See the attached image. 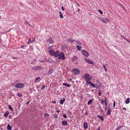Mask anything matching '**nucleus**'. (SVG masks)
<instances>
[{"label": "nucleus", "mask_w": 130, "mask_h": 130, "mask_svg": "<svg viewBox=\"0 0 130 130\" xmlns=\"http://www.w3.org/2000/svg\"><path fill=\"white\" fill-rule=\"evenodd\" d=\"M60 54V51H57L56 52H54L53 56L55 57H58L59 56V54Z\"/></svg>", "instance_id": "obj_8"}, {"label": "nucleus", "mask_w": 130, "mask_h": 130, "mask_svg": "<svg viewBox=\"0 0 130 130\" xmlns=\"http://www.w3.org/2000/svg\"><path fill=\"white\" fill-rule=\"evenodd\" d=\"M97 17V18H98V19H99V20H102V18H100L99 17H98V16Z\"/></svg>", "instance_id": "obj_50"}, {"label": "nucleus", "mask_w": 130, "mask_h": 130, "mask_svg": "<svg viewBox=\"0 0 130 130\" xmlns=\"http://www.w3.org/2000/svg\"><path fill=\"white\" fill-rule=\"evenodd\" d=\"M66 57L64 55L63 52L60 53L59 57H58V59L59 60L61 59L62 60H64L66 59Z\"/></svg>", "instance_id": "obj_1"}, {"label": "nucleus", "mask_w": 130, "mask_h": 130, "mask_svg": "<svg viewBox=\"0 0 130 130\" xmlns=\"http://www.w3.org/2000/svg\"><path fill=\"white\" fill-rule=\"evenodd\" d=\"M110 105H109L108 106V109H111L110 108Z\"/></svg>", "instance_id": "obj_57"}, {"label": "nucleus", "mask_w": 130, "mask_h": 130, "mask_svg": "<svg viewBox=\"0 0 130 130\" xmlns=\"http://www.w3.org/2000/svg\"><path fill=\"white\" fill-rule=\"evenodd\" d=\"M130 102V100L129 98H127L125 101V103L126 104H128Z\"/></svg>", "instance_id": "obj_20"}, {"label": "nucleus", "mask_w": 130, "mask_h": 130, "mask_svg": "<svg viewBox=\"0 0 130 130\" xmlns=\"http://www.w3.org/2000/svg\"><path fill=\"white\" fill-rule=\"evenodd\" d=\"M41 80V78L40 77H38L36 78L35 79V81L36 82H39Z\"/></svg>", "instance_id": "obj_18"}, {"label": "nucleus", "mask_w": 130, "mask_h": 130, "mask_svg": "<svg viewBox=\"0 0 130 130\" xmlns=\"http://www.w3.org/2000/svg\"><path fill=\"white\" fill-rule=\"evenodd\" d=\"M56 112H57L59 113L60 112V111L59 110H57L56 111Z\"/></svg>", "instance_id": "obj_64"}, {"label": "nucleus", "mask_w": 130, "mask_h": 130, "mask_svg": "<svg viewBox=\"0 0 130 130\" xmlns=\"http://www.w3.org/2000/svg\"><path fill=\"white\" fill-rule=\"evenodd\" d=\"M52 102L53 103H54V104H55L56 103V101H53Z\"/></svg>", "instance_id": "obj_55"}, {"label": "nucleus", "mask_w": 130, "mask_h": 130, "mask_svg": "<svg viewBox=\"0 0 130 130\" xmlns=\"http://www.w3.org/2000/svg\"><path fill=\"white\" fill-rule=\"evenodd\" d=\"M89 114L88 113V112L87 111H86V112L84 113V115H86L87 116Z\"/></svg>", "instance_id": "obj_47"}, {"label": "nucleus", "mask_w": 130, "mask_h": 130, "mask_svg": "<svg viewBox=\"0 0 130 130\" xmlns=\"http://www.w3.org/2000/svg\"><path fill=\"white\" fill-rule=\"evenodd\" d=\"M82 53L83 55L86 57H88L89 56L88 52L85 50H83L82 51Z\"/></svg>", "instance_id": "obj_5"}, {"label": "nucleus", "mask_w": 130, "mask_h": 130, "mask_svg": "<svg viewBox=\"0 0 130 130\" xmlns=\"http://www.w3.org/2000/svg\"><path fill=\"white\" fill-rule=\"evenodd\" d=\"M98 95L99 96H100L101 95V92L100 90H98Z\"/></svg>", "instance_id": "obj_36"}, {"label": "nucleus", "mask_w": 130, "mask_h": 130, "mask_svg": "<svg viewBox=\"0 0 130 130\" xmlns=\"http://www.w3.org/2000/svg\"><path fill=\"white\" fill-rule=\"evenodd\" d=\"M61 8L62 10L63 11H64L65 10L64 9V8L63 7V6H62L61 7Z\"/></svg>", "instance_id": "obj_54"}, {"label": "nucleus", "mask_w": 130, "mask_h": 130, "mask_svg": "<svg viewBox=\"0 0 130 130\" xmlns=\"http://www.w3.org/2000/svg\"><path fill=\"white\" fill-rule=\"evenodd\" d=\"M7 129L8 130H11V127L9 124L7 125Z\"/></svg>", "instance_id": "obj_28"}, {"label": "nucleus", "mask_w": 130, "mask_h": 130, "mask_svg": "<svg viewBox=\"0 0 130 130\" xmlns=\"http://www.w3.org/2000/svg\"><path fill=\"white\" fill-rule=\"evenodd\" d=\"M97 82H98L99 84H100V82H99V81L98 80H97Z\"/></svg>", "instance_id": "obj_61"}, {"label": "nucleus", "mask_w": 130, "mask_h": 130, "mask_svg": "<svg viewBox=\"0 0 130 130\" xmlns=\"http://www.w3.org/2000/svg\"><path fill=\"white\" fill-rule=\"evenodd\" d=\"M76 47L78 51H81L82 50V47L81 46H78V45L76 46Z\"/></svg>", "instance_id": "obj_25"}, {"label": "nucleus", "mask_w": 130, "mask_h": 130, "mask_svg": "<svg viewBox=\"0 0 130 130\" xmlns=\"http://www.w3.org/2000/svg\"><path fill=\"white\" fill-rule=\"evenodd\" d=\"M55 52V51L54 50L52 49L49 51V53L52 56H53Z\"/></svg>", "instance_id": "obj_14"}, {"label": "nucleus", "mask_w": 130, "mask_h": 130, "mask_svg": "<svg viewBox=\"0 0 130 130\" xmlns=\"http://www.w3.org/2000/svg\"><path fill=\"white\" fill-rule=\"evenodd\" d=\"M127 41L128 42H129V43H130V41L128 40H127Z\"/></svg>", "instance_id": "obj_63"}, {"label": "nucleus", "mask_w": 130, "mask_h": 130, "mask_svg": "<svg viewBox=\"0 0 130 130\" xmlns=\"http://www.w3.org/2000/svg\"><path fill=\"white\" fill-rule=\"evenodd\" d=\"M92 99H91L88 101V102L87 103V104L88 105H90L92 102Z\"/></svg>", "instance_id": "obj_32"}, {"label": "nucleus", "mask_w": 130, "mask_h": 130, "mask_svg": "<svg viewBox=\"0 0 130 130\" xmlns=\"http://www.w3.org/2000/svg\"><path fill=\"white\" fill-rule=\"evenodd\" d=\"M35 39L34 38H32L29 39L27 42L28 44H29L31 43L32 42L35 41Z\"/></svg>", "instance_id": "obj_11"}, {"label": "nucleus", "mask_w": 130, "mask_h": 130, "mask_svg": "<svg viewBox=\"0 0 130 130\" xmlns=\"http://www.w3.org/2000/svg\"><path fill=\"white\" fill-rule=\"evenodd\" d=\"M8 108L11 111H12L13 110V108L10 105H8Z\"/></svg>", "instance_id": "obj_29"}, {"label": "nucleus", "mask_w": 130, "mask_h": 130, "mask_svg": "<svg viewBox=\"0 0 130 130\" xmlns=\"http://www.w3.org/2000/svg\"><path fill=\"white\" fill-rule=\"evenodd\" d=\"M59 16L60 18L62 19L63 18V16L61 11H59Z\"/></svg>", "instance_id": "obj_22"}, {"label": "nucleus", "mask_w": 130, "mask_h": 130, "mask_svg": "<svg viewBox=\"0 0 130 130\" xmlns=\"http://www.w3.org/2000/svg\"><path fill=\"white\" fill-rule=\"evenodd\" d=\"M45 87V85H43L42 86V87L41 88V90H43L44 89V88Z\"/></svg>", "instance_id": "obj_40"}, {"label": "nucleus", "mask_w": 130, "mask_h": 130, "mask_svg": "<svg viewBox=\"0 0 130 130\" xmlns=\"http://www.w3.org/2000/svg\"><path fill=\"white\" fill-rule=\"evenodd\" d=\"M90 85L91 86L95 88V86L92 83V82L90 83Z\"/></svg>", "instance_id": "obj_33"}, {"label": "nucleus", "mask_w": 130, "mask_h": 130, "mask_svg": "<svg viewBox=\"0 0 130 130\" xmlns=\"http://www.w3.org/2000/svg\"><path fill=\"white\" fill-rule=\"evenodd\" d=\"M29 49L30 51H32L33 50L32 47L31 46H30Z\"/></svg>", "instance_id": "obj_42"}, {"label": "nucleus", "mask_w": 130, "mask_h": 130, "mask_svg": "<svg viewBox=\"0 0 130 130\" xmlns=\"http://www.w3.org/2000/svg\"><path fill=\"white\" fill-rule=\"evenodd\" d=\"M24 23L25 24L27 23L29 26H30V24L28 23L27 21H25Z\"/></svg>", "instance_id": "obj_48"}, {"label": "nucleus", "mask_w": 130, "mask_h": 130, "mask_svg": "<svg viewBox=\"0 0 130 130\" xmlns=\"http://www.w3.org/2000/svg\"><path fill=\"white\" fill-rule=\"evenodd\" d=\"M68 112L70 114L72 113V111L69 110L68 111Z\"/></svg>", "instance_id": "obj_51"}, {"label": "nucleus", "mask_w": 130, "mask_h": 130, "mask_svg": "<svg viewBox=\"0 0 130 130\" xmlns=\"http://www.w3.org/2000/svg\"><path fill=\"white\" fill-rule=\"evenodd\" d=\"M37 68L38 70H41L42 69H44L43 68L39 66H38L37 67Z\"/></svg>", "instance_id": "obj_26"}, {"label": "nucleus", "mask_w": 130, "mask_h": 130, "mask_svg": "<svg viewBox=\"0 0 130 130\" xmlns=\"http://www.w3.org/2000/svg\"><path fill=\"white\" fill-rule=\"evenodd\" d=\"M63 116L65 118H67V116L65 114H63Z\"/></svg>", "instance_id": "obj_45"}, {"label": "nucleus", "mask_w": 130, "mask_h": 130, "mask_svg": "<svg viewBox=\"0 0 130 130\" xmlns=\"http://www.w3.org/2000/svg\"><path fill=\"white\" fill-rule=\"evenodd\" d=\"M17 95L18 96H19L20 97H22L23 96L22 94L20 93H17Z\"/></svg>", "instance_id": "obj_35"}, {"label": "nucleus", "mask_w": 130, "mask_h": 130, "mask_svg": "<svg viewBox=\"0 0 130 130\" xmlns=\"http://www.w3.org/2000/svg\"><path fill=\"white\" fill-rule=\"evenodd\" d=\"M25 47V46H24V45H22V46H21V48H23L24 47Z\"/></svg>", "instance_id": "obj_58"}, {"label": "nucleus", "mask_w": 130, "mask_h": 130, "mask_svg": "<svg viewBox=\"0 0 130 130\" xmlns=\"http://www.w3.org/2000/svg\"><path fill=\"white\" fill-rule=\"evenodd\" d=\"M67 41L70 43H72L75 41V40H72L71 38L67 39Z\"/></svg>", "instance_id": "obj_17"}, {"label": "nucleus", "mask_w": 130, "mask_h": 130, "mask_svg": "<svg viewBox=\"0 0 130 130\" xmlns=\"http://www.w3.org/2000/svg\"><path fill=\"white\" fill-rule=\"evenodd\" d=\"M90 79H85L86 80V85L88 84L90 85V83L92 82Z\"/></svg>", "instance_id": "obj_15"}, {"label": "nucleus", "mask_w": 130, "mask_h": 130, "mask_svg": "<svg viewBox=\"0 0 130 130\" xmlns=\"http://www.w3.org/2000/svg\"><path fill=\"white\" fill-rule=\"evenodd\" d=\"M54 72V70L53 69H50L47 72V74L48 75H51V74L53 73Z\"/></svg>", "instance_id": "obj_13"}, {"label": "nucleus", "mask_w": 130, "mask_h": 130, "mask_svg": "<svg viewBox=\"0 0 130 130\" xmlns=\"http://www.w3.org/2000/svg\"><path fill=\"white\" fill-rule=\"evenodd\" d=\"M100 111L101 113H102L103 112V110L102 108L100 109Z\"/></svg>", "instance_id": "obj_53"}, {"label": "nucleus", "mask_w": 130, "mask_h": 130, "mask_svg": "<svg viewBox=\"0 0 130 130\" xmlns=\"http://www.w3.org/2000/svg\"><path fill=\"white\" fill-rule=\"evenodd\" d=\"M12 58L14 59H18V58L17 57H12Z\"/></svg>", "instance_id": "obj_56"}, {"label": "nucleus", "mask_w": 130, "mask_h": 130, "mask_svg": "<svg viewBox=\"0 0 130 130\" xmlns=\"http://www.w3.org/2000/svg\"><path fill=\"white\" fill-rule=\"evenodd\" d=\"M15 87L17 88H22L24 86V85L22 83H18L15 85Z\"/></svg>", "instance_id": "obj_3"}, {"label": "nucleus", "mask_w": 130, "mask_h": 130, "mask_svg": "<svg viewBox=\"0 0 130 130\" xmlns=\"http://www.w3.org/2000/svg\"><path fill=\"white\" fill-rule=\"evenodd\" d=\"M111 109H108L107 110V115H110L111 114Z\"/></svg>", "instance_id": "obj_23"}, {"label": "nucleus", "mask_w": 130, "mask_h": 130, "mask_svg": "<svg viewBox=\"0 0 130 130\" xmlns=\"http://www.w3.org/2000/svg\"><path fill=\"white\" fill-rule=\"evenodd\" d=\"M30 102V101H28L26 103V104L27 105H28Z\"/></svg>", "instance_id": "obj_52"}, {"label": "nucleus", "mask_w": 130, "mask_h": 130, "mask_svg": "<svg viewBox=\"0 0 130 130\" xmlns=\"http://www.w3.org/2000/svg\"><path fill=\"white\" fill-rule=\"evenodd\" d=\"M97 117L100 119H101V120L103 121L104 120V118L103 116H101L100 115H98L97 116Z\"/></svg>", "instance_id": "obj_21"}, {"label": "nucleus", "mask_w": 130, "mask_h": 130, "mask_svg": "<svg viewBox=\"0 0 130 130\" xmlns=\"http://www.w3.org/2000/svg\"><path fill=\"white\" fill-rule=\"evenodd\" d=\"M123 127V126H119L118 127V128L119 129L122 128Z\"/></svg>", "instance_id": "obj_49"}, {"label": "nucleus", "mask_w": 130, "mask_h": 130, "mask_svg": "<svg viewBox=\"0 0 130 130\" xmlns=\"http://www.w3.org/2000/svg\"><path fill=\"white\" fill-rule=\"evenodd\" d=\"M83 127L85 129H87L88 128V124L87 122H84L83 124Z\"/></svg>", "instance_id": "obj_10"}, {"label": "nucleus", "mask_w": 130, "mask_h": 130, "mask_svg": "<svg viewBox=\"0 0 130 130\" xmlns=\"http://www.w3.org/2000/svg\"><path fill=\"white\" fill-rule=\"evenodd\" d=\"M75 43H77V45H81V43L80 42V41H79L77 40L75 41Z\"/></svg>", "instance_id": "obj_30"}, {"label": "nucleus", "mask_w": 130, "mask_h": 130, "mask_svg": "<svg viewBox=\"0 0 130 130\" xmlns=\"http://www.w3.org/2000/svg\"><path fill=\"white\" fill-rule=\"evenodd\" d=\"M102 21L105 24L107 23L109 21L106 18H102Z\"/></svg>", "instance_id": "obj_9"}, {"label": "nucleus", "mask_w": 130, "mask_h": 130, "mask_svg": "<svg viewBox=\"0 0 130 130\" xmlns=\"http://www.w3.org/2000/svg\"><path fill=\"white\" fill-rule=\"evenodd\" d=\"M95 88L96 89L99 88V85L97 84H96L95 85Z\"/></svg>", "instance_id": "obj_44"}, {"label": "nucleus", "mask_w": 130, "mask_h": 130, "mask_svg": "<svg viewBox=\"0 0 130 130\" xmlns=\"http://www.w3.org/2000/svg\"><path fill=\"white\" fill-rule=\"evenodd\" d=\"M62 85L64 86H66L68 87H70V85L69 84L64 83H63L62 84Z\"/></svg>", "instance_id": "obj_27"}, {"label": "nucleus", "mask_w": 130, "mask_h": 130, "mask_svg": "<svg viewBox=\"0 0 130 130\" xmlns=\"http://www.w3.org/2000/svg\"><path fill=\"white\" fill-rule=\"evenodd\" d=\"M108 99L106 97L104 99V103L105 106H106L107 104Z\"/></svg>", "instance_id": "obj_24"}, {"label": "nucleus", "mask_w": 130, "mask_h": 130, "mask_svg": "<svg viewBox=\"0 0 130 130\" xmlns=\"http://www.w3.org/2000/svg\"><path fill=\"white\" fill-rule=\"evenodd\" d=\"M32 70H36V69H37V67H36V66L34 67L33 68H32Z\"/></svg>", "instance_id": "obj_37"}, {"label": "nucleus", "mask_w": 130, "mask_h": 130, "mask_svg": "<svg viewBox=\"0 0 130 130\" xmlns=\"http://www.w3.org/2000/svg\"><path fill=\"white\" fill-rule=\"evenodd\" d=\"M113 104V107H115V106L116 105V103H115V100L114 101Z\"/></svg>", "instance_id": "obj_46"}, {"label": "nucleus", "mask_w": 130, "mask_h": 130, "mask_svg": "<svg viewBox=\"0 0 130 130\" xmlns=\"http://www.w3.org/2000/svg\"><path fill=\"white\" fill-rule=\"evenodd\" d=\"M66 99L65 98H62L60 100L59 103L61 104L62 105L63 104L65 100Z\"/></svg>", "instance_id": "obj_12"}, {"label": "nucleus", "mask_w": 130, "mask_h": 130, "mask_svg": "<svg viewBox=\"0 0 130 130\" xmlns=\"http://www.w3.org/2000/svg\"><path fill=\"white\" fill-rule=\"evenodd\" d=\"M120 6L121 7V8L122 9H125V8L123 5H122L121 4H120Z\"/></svg>", "instance_id": "obj_39"}, {"label": "nucleus", "mask_w": 130, "mask_h": 130, "mask_svg": "<svg viewBox=\"0 0 130 130\" xmlns=\"http://www.w3.org/2000/svg\"><path fill=\"white\" fill-rule=\"evenodd\" d=\"M105 111H106L107 110V107H105Z\"/></svg>", "instance_id": "obj_60"}, {"label": "nucleus", "mask_w": 130, "mask_h": 130, "mask_svg": "<svg viewBox=\"0 0 130 130\" xmlns=\"http://www.w3.org/2000/svg\"><path fill=\"white\" fill-rule=\"evenodd\" d=\"M46 41L50 44H52L53 43V41L52 40V38L51 37H49L48 39H47Z\"/></svg>", "instance_id": "obj_7"}, {"label": "nucleus", "mask_w": 130, "mask_h": 130, "mask_svg": "<svg viewBox=\"0 0 130 130\" xmlns=\"http://www.w3.org/2000/svg\"><path fill=\"white\" fill-rule=\"evenodd\" d=\"M85 60L86 62L87 63H88L90 64H94V62L91 60H90L89 59H85Z\"/></svg>", "instance_id": "obj_6"}, {"label": "nucleus", "mask_w": 130, "mask_h": 130, "mask_svg": "<svg viewBox=\"0 0 130 130\" xmlns=\"http://www.w3.org/2000/svg\"><path fill=\"white\" fill-rule=\"evenodd\" d=\"M54 118H56L57 119V118H58L57 115L56 114H54Z\"/></svg>", "instance_id": "obj_43"}, {"label": "nucleus", "mask_w": 130, "mask_h": 130, "mask_svg": "<svg viewBox=\"0 0 130 130\" xmlns=\"http://www.w3.org/2000/svg\"><path fill=\"white\" fill-rule=\"evenodd\" d=\"M99 109H101L102 108V107H101V106H100V105H99Z\"/></svg>", "instance_id": "obj_59"}, {"label": "nucleus", "mask_w": 130, "mask_h": 130, "mask_svg": "<svg viewBox=\"0 0 130 130\" xmlns=\"http://www.w3.org/2000/svg\"><path fill=\"white\" fill-rule=\"evenodd\" d=\"M77 59V57L76 56H74L72 59V61H74Z\"/></svg>", "instance_id": "obj_31"}, {"label": "nucleus", "mask_w": 130, "mask_h": 130, "mask_svg": "<svg viewBox=\"0 0 130 130\" xmlns=\"http://www.w3.org/2000/svg\"><path fill=\"white\" fill-rule=\"evenodd\" d=\"M98 11L100 12V13L101 14H103V12L100 9H99L98 10Z\"/></svg>", "instance_id": "obj_38"}, {"label": "nucleus", "mask_w": 130, "mask_h": 130, "mask_svg": "<svg viewBox=\"0 0 130 130\" xmlns=\"http://www.w3.org/2000/svg\"><path fill=\"white\" fill-rule=\"evenodd\" d=\"M103 67L105 71L106 72H107V69L106 68V65H103Z\"/></svg>", "instance_id": "obj_34"}, {"label": "nucleus", "mask_w": 130, "mask_h": 130, "mask_svg": "<svg viewBox=\"0 0 130 130\" xmlns=\"http://www.w3.org/2000/svg\"><path fill=\"white\" fill-rule=\"evenodd\" d=\"M101 102L102 104H103L104 102V101L103 99H102Z\"/></svg>", "instance_id": "obj_41"}, {"label": "nucleus", "mask_w": 130, "mask_h": 130, "mask_svg": "<svg viewBox=\"0 0 130 130\" xmlns=\"http://www.w3.org/2000/svg\"><path fill=\"white\" fill-rule=\"evenodd\" d=\"M9 114V112L8 111H6L4 113V116L5 117H7Z\"/></svg>", "instance_id": "obj_19"}, {"label": "nucleus", "mask_w": 130, "mask_h": 130, "mask_svg": "<svg viewBox=\"0 0 130 130\" xmlns=\"http://www.w3.org/2000/svg\"><path fill=\"white\" fill-rule=\"evenodd\" d=\"M85 76H83V78L85 79H92V77L89 74H84Z\"/></svg>", "instance_id": "obj_2"}, {"label": "nucleus", "mask_w": 130, "mask_h": 130, "mask_svg": "<svg viewBox=\"0 0 130 130\" xmlns=\"http://www.w3.org/2000/svg\"><path fill=\"white\" fill-rule=\"evenodd\" d=\"M123 110H126V108H124V107H123Z\"/></svg>", "instance_id": "obj_62"}, {"label": "nucleus", "mask_w": 130, "mask_h": 130, "mask_svg": "<svg viewBox=\"0 0 130 130\" xmlns=\"http://www.w3.org/2000/svg\"><path fill=\"white\" fill-rule=\"evenodd\" d=\"M62 124L64 126L66 125L67 124V121L63 120L61 122Z\"/></svg>", "instance_id": "obj_16"}, {"label": "nucleus", "mask_w": 130, "mask_h": 130, "mask_svg": "<svg viewBox=\"0 0 130 130\" xmlns=\"http://www.w3.org/2000/svg\"><path fill=\"white\" fill-rule=\"evenodd\" d=\"M72 71L73 73H74L75 75H78L80 73L79 70L77 69L74 68L72 70Z\"/></svg>", "instance_id": "obj_4"}]
</instances>
